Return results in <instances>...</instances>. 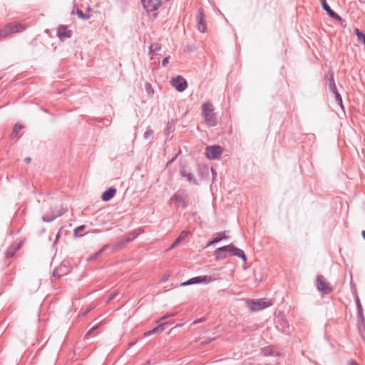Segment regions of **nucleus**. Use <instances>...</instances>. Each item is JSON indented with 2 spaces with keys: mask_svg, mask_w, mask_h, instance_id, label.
<instances>
[{
  "mask_svg": "<svg viewBox=\"0 0 365 365\" xmlns=\"http://www.w3.org/2000/svg\"><path fill=\"white\" fill-rule=\"evenodd\" d=\"M202 115L208 126H215L217 124L216 115L214 113V107L211 103L207 102L202 106Z\"/></svg>",
  "mask_w": 365,
  "mask_h": 365,
  "instance_id": "nucleus-3",
  "label": "nucleus"
},
{
  "mask_svg": "<svg viewBox=\"0 0 365 365\" xmlns=\"http://www.w3.org/2000/svg\"><path fill=\"white\" fill-rule=\"evenodd\" d=\"M361 235L363 238L365 240V230L362 231Z\"/></svg>",
  "mask_w": 365,
  "mask_h": 365,
  "instance_id": "nucleus-30",
  "label": "nucleus"
},
{
  "mask_svg": "<svg viewBox=\"0 0 365 365\" xmlns=\"http://www.w3.org/2000/svg\"><path fill=\"white\" fill-rule=\"evenodd\" d=\"M201 321L200 320H197V321H194V323H198V322H200Z\"/></svg>",
  "mask_w": 365,
  "mask_h": 365,
  "instance_id": "nucleus-35",
  "label": "nucleus"
},
{
  "mask_svg": "<svg viewBox=\"0 0 365 365\" xmlns=\"http://www.w3.org/2000/svg\"><path fill=\"white\" fill-rule=\"evenodd\" d=\"M248 309L252 312L262 311L272 305V301L268 299H260L256 300H247L246 302Z\"/></svg>",
  "mask_w": 365,
  "mask_h": 365,
  "instance_id": "nucleus-4",
  "label": "nucleus"
},
{
  "mask_svg": "<svg viewBox=\"0 0 365 365\" xmlns=\"http://www.w3.org/2000/svg\"><path fill=\"white\" fill-rule=\"evenodd\" d=\"M150 133V131H149V132H146V133H145V136H147V135H149Z\"/></svg>",
  "mask_w": 365,
  "mask_h": 365,
  "instance_id": "nucleus-34",
  "label": "nucleus"
},
{
  "mask_svg": "<svg viewBox=\"0 0 365 365\" xmlns=\"http://www.w3.org/2000/svg\"><path fill=\"white\" fill-rule=\"evenodd\" d=\"M222 148L220 145L208 146L205 150V155L210 160L217 159L222 153Z\"/></svg>",
  "mask_w": 365,
  "mask_h": 365,
  "instance_id": "nucleus-6",
  "label": "nucleus"
},
{
  "mask_svg": "<svg viewBox=\"0 0 365 365\" xmlns=\"http://www.w3.org/2000/svg\"><path fill=\"white\" fill-rule=\"evenodd\" d=\"M116 194V189L114 187H110L108 190L103 192L101 198L103 201H108L113 198Z\"/></svg>",
  "mask_w": 365,
  "mask_h": 365,
  "instance_id": "nucleus-13",
  "label": "nucleus"
},
{
  "mask_svg": "<svg viewBox=\"0 0 365 365\" xmlns=\"http://www.w3.org/2000/svg\"><path fill=\"white\" fill-rule=\"evenodd\" d=\"M103 248L102 250H99L96 255H101V253L103 252Z\"/></svg>",
  "mask_w": 365,
  "mask_h": 365,
  "instance_id": "nucleus-31",
  "label": "nucleus"
},
{
  "mask_svg": "<svg viewBox=\"0 0 365 365\" xmlns=\"http://www.w3.org/2000/svg\"><path fill=\"white\" fill-rule=\"evenodd\" d=\"M169 62V57H166L163 59V66H165L167 65V63H168Z\"/></svg>",
  "mask_w": 365,
  "mask_h": 365,
  "instance_id": "nucleus-25",
  "label": "nucleus"
},
{
  "mask_svg": "<svg viewBox=\"0 0 365 365\" xmlns=\"http://www.w3.org/2000/svg\"><path fill=\"white\" fill-rule=\"evenodd\" d=\"M160 49V46L157 43H153L150 46V52L153 54L157 53Z\"/></svg>",
  "mask_w": 365,
  "mask_h": 365,
  "instance_id": "nucleus-23",
  "label": "nucleus"
},
{
  "mask_svg": "<svg viewBox=\"0 0 365 365\" xmlns=\"http://www.w3.org/2000/svg\"><path fill=\"white\" fill-rule=\"evenodd\" d=\"M321 1V3H322V7L323 9L327 12V14L332 18L339 21H341V24L343 22H344V20L341 19V18L337 14H336L330 7L327 4L326 0H320Z\"/></svg>",
  "mask_w": 365,
  "mask_h": 365,
  "instance_id": "nucleus-11",
  "label": "nucleus"
},
{
  "mask_svg": "<svg viewBox=\"0 0 365 365\" xmlns=\"http://www.w3.org/2000/svg\"><path fill=\"white\" fill-rule=\"evenodd\" d=\"M182 326H183V324H177V325H175V327H182Z\"/></svg>",
  "mask_w": 365,
  "mask_h": 365,
  "instance_id": "nucleus-33",
  "label": "nucleus"
},
{
  "mask_svg": "<svg viewBox=\"0 0 365 365\" xmlns=\"http://www.w3.org/2000/svg\"><path fill=\"white\" fill-rule=\"evenodd\" d=\"M173 317V314H170V315L164 316V317H161V319H161V320H163V319H166V318H168V317Z\"/></svg>",
  "mask_w": 365,
  "mask_h": 365,
  "instance_id": "nucleus-28",
  "label": "nucleus"
},
{
  "mask_svg": "<svg viewBox=\"0 0 365 365\" xmlns=\"http://www.w3.org/2000/svg\"><path fill=\"white\" fill-rule=\"evenodd\" d=\"M227 237L225 234V232H220L217 234V236L212 241H210L207 244L208 246L212 245L216 242H220L222 239H225Z\"/></svg>",
  "mask_w": 365,
  "mask_h": 365,
  "instance_id": "nucleus-21",
  "label": "nucleus"
},
{
  "mask_svg": "<svg viewBox=\"0 0 365 365\" xmlns=\"http://www.w3.org/2000/svg\"><path fill=\"white\" fill-rule=\"evenodd\" d=\"M26 25L23 22L14 21L6 24L0 29V36L2 38L9 37L13 34L21 33L26 29Z\"/></svg>",
  "mask_w": 365,
  "mask_h": 365,
  "instance_id": "nucleus-2",
  "label": "nucleus"
},
{
  "mask_svg": "<svg viewBox=\"0 0 365 365\" xmlns=\"http://www.w3.org/2000/svg\"><path fill=\"white\" fill-rule=\"evenodd\" d=\"M262 354L264 356H278V352L272 346H266L262 349Z\"/></svg>",
  "mask_w": 365,
  "mask_h": 365,
  "instance_id": "nucleus-17",
  "label": "nucleus"
},
{
  "mask_svg": "<svg viewBox=\"0 0 365 365\" xmlns=\"http://www.w3.org/2000/svg\"><path fill=\"white\" fill-rule=\"evenodd\" d=\"M171 85L179 92L185 91L187 86L186 80L181 76H178L171 81Z\"/></svg>",
  "mask_w": 365,
  "mask_h": 365,
  "instance_id": "nucleus-8",
  "label": "nucleus"
},
{
  "mask_svg": "<svg viewBox=\"0 0 365 365\" xmlns=\"http://www.w3.org/2000/svg\"><path fill=\"white\" fill-rule=\"evenodd\" d=\"M349 365H359L356 361L351 359L349 361Z\"/></svg>",
  "mask_w": 365,
  "mask_h": 365,
  "instance_id": "nucleus-26",
  "label": "nucleus"
},
{
  "mask_svg": "<svg viewBox=\"0 0 365 365\" xmlns=\"http://www.w3.org/2000/svg\"><path fill=\"white\" fill-rule=\"evenodd\" d=\"M357 303H358L359 309H360L361 308V304L359 303V299H357Z\"/></svg>",
  "mask_w": 365,
  "mask_h": 365,
  "instance_id": "nucleus-32",
  "label": "nucleus"
},
{
  "mask_svg": "<svg viewBox=\"0 0 365 365\" xmlns=\"http://www.w3.org/2000/svg\"><path fill=\"white\" fill-rule=\"evenodd\" d=\"M85 226L81 225L74 230V235L78 236V232L84 230Z\"/></svg>",
  "mask_w": 365,
  "mask_h": 365,
  "instance_id": "nucleus-24",
  "label": "nucleus"
},
{
  "mask_svg": "<svg viewBox=\"0 0 365 365\" xmlns=\"http://www.w3.org/2000/svg\"><path fill=\"white\" fill-rule=\"evenodd\" d=\"M0 39H2V37H1V36H0Z\"/></svg>",
  "mask_w": 365,
  "mask_h": 365,
  "instance_id": "nucleus-36",
  "label": "nucleus"
},
{
  "mask_svg": "<svg viewBox=\"0 0 365 365\" xmlns=\"http://www.w3.org/2000/svg\"><path fill=\"white\" fill-rule=\"evenodd\" d=\"M68 268L65 265H60L53 271V275L60 277L62 275L67 274Z\"/></svg>",
  "mask_w": 365,
  "mask_h": 365,
  "instance_id": "nucleus-18",
  "label": "nucleus"
},
{
  "mask_svg": "<svg viewBox=\"0 0 365 365\" xmlns=\"http://www.w3.org/2000/svg\"><path fill=\"white\" fill-rule=\"evenodd\" d=\"M172 324H173V323H171L170 321L165 322L158 325L157 327H154L153 329L145 332L144 334L145 336H149L152 334H159Z\"/></svg>",
  "mask_w": 365,
  "mask_h": 365,
  "instance_id": "nucleus-10",
  "label": "nucleus"
},
{
  "mask_svg": "<svg viewBox=\"0 0 365 365\" xmlns=\"http://www.w3.org/2000/svg\"><path fill=\"white\" fill-rule=\"evenodd\" d=\"M58 36L63 39V38H68L70 37L71 36V32L68 29V28L66 26H61L58 28Z\"/></svg>",
  "mask_w": 365,
  "mask_h": 365,
  "instance_id": "nucleus-16",
  "label": "nucleus"
},
{
  "mask_svg": "<svg viewBox=\"0 0 365 365\" xmlns=\"http://www.w3.org/2000/svg\"><path fill=\"white\" fill-rule=\"evenodd\" d=\"M215 254L216 259H225L228 256V254H230L242 258L245 262L247 260V257L244 252L242 250L237 248L232 245L217 248L215 251Z\"/></svg>",
  "mask_w": 365,
  "mask_h": 365,
  "instance_id": "nucleus-1",
  "label": "nucleus"
},
{
  "mask_svg": "<svg viewBox=\"0 0 365 365\" xmlns=\"http://www.w3.org/2000/svg\"><path fill=\"white\" fill-rule=\"evenodd\" d=\"M188 235V232L183 230L182 231L175 241L170 247L169 250H171L178 246L182 240H184Z\"/></svg>",
  "mask_w": 365,
  "mask_h": 365,
  "instance_id": "nucleus-14",
  "label": "nucleus"
},
{
  "mask_svg": "<svg viewBox=\"0 0 365 365\" xmlns=\"http://www.w3.org/2000/svg\"><path fill=\"white\" fill-rule=\"evenodd\" d=\"M215 280V279L212 278L211 276H207V275L198 276V277H192L186 282H183L182 283H180V286L183 287V286L190 285V284H209Z\"/></svg>",
  "mask_w": 365,
  "mask_h": 365,
  "instance_id": "nucleus-5",
  "label": "nucleus"
},
{
  "mask_svg": "<svg viewBox=\"0 0 365 365\" xmlns=\"http://www.w3.org/2000/svg\"><path fill=\"white\" fill-rule=\"evenodd\" d=\"M142 3L147 12H152L158 9L161 0H142Z\"/></svg>",
  "mask_w": 365,
  "mask_h": 365,
  "instance_id": "nucleus-9",
  "label": "nucleus"
},
{
  "mask_svg": "<svg viewBox=\"0 0 365 365\" xmlns=\"http://www.w3.org/2000/svg\"><path fill=\"white\" fill-rule=\"evenodd\" d=\"M24 128V126L21 123H16L14 125L13 128L12 133L11 134V137L12 138H16L19 135V133L21 130H22Z\"/></svg>",
  "mask_w": 365,
  "mask_h": 365,
  "instance_id": "nucleus-20",
  "label": "nucleus"
},
{
  "mask_svg": "<svg viewBox=\"0 0 365 365\" xmlns=\"http://www.w3.org/2000/svg\"><path fill=\"white\" fill-rule=\"evenodd\" d=\"M286 327H288L287 321H284V320L277 321V324H276V327H277V329L278 330L284 332V328Z\"/></svg>",
  "mask_w": 365,
  "mask_h": 365,
  "instance_id": "nucleus-22",
  "label": "nucleus"
},
{
  "mask_svg": "<svg viewBox=\"0 0 365 365\" xmlns=\"http://www.w3.org/2000/svg\"><path fill=\"white\" fill-rule=\"evenodd\" d=\"M330 88H331V91L334 93V94L336 96V101H338L339 104L342 107L341 97L340 94L339 93V92L337 91L336 86L335 85L333 77H331V78Z\"/></svg>",
  "mask_w": 365,
  "mask_h": 365,
  "instance_id": "nucleus-15",
  "label": "nucleus"
},
{
  "mask_svg": "<svg viewBox=\"0 0 365 365\" xmlns=\"http://www.w3.org/2000/svg\"><path fill=\"white\" fill-rule=\"evenodd\" d=\"M25 160H26V163H29L31 162V158H27L25 159Z\"/></svg>",
  "mask_w": 365,
  "mask_h": 365,
  "instance_id": "nucleus-29",
  "label": "nucleus"
},
{
  "mask_svg": "<svg viewBox=\"0 0 365 365\" xmlns=\"http://www.w3.org/2000/svg\"><path fill=\"white\" fill-rule=\"evenodd\" d=\"M78 15L81 17V18H83L84 19V16H83V11H78L77 12Z\"/></svg>",
  "mask_w": 365,
  "mask_h": 365,
  "instance_id": "nucleus-27",
  "label": "nucleus"
},
{
  "mask_svg": "<svg viewBox=\"0 0 365 365\" xmlns=\"http://www.w3.org/2000/svg\"><path fill=\"white\" fill-rule=\"evenodd\" d=\"M103 323L102 322H100L99 324H98L96 326H94L86 334H85V336H84V339H89L90 337H93L96 335V334H94V331L98 329H100L102 326H103Z\"/></svg>",
  "mask_w": 365,
  "mask_h": 365,
  "instance_id": "nucleus-19",
  "label": "nucleus"
},
{
  "mask_svg": "<svg viewBox=\"0 0 365 365\" xmlns=\"http://www.w3.org/2000/svg\"><path fill=\"white\" fill-rule=\"evenodd\" d=\"M197 29L199 31L204 33L206 30V24L204 21V15L202 11H200L197 16Z\"/></svg>",
  "mask_w": 365,
  "mask_h": 365,
  "instance_id": "nucleus-12",
  "label": "nucleus"
},
{
  "mask_svg": "<svg viewBox=\"0 0 365 365\" xmlns=\"http://www.w3.org/2000/svg\"><path fill=\"white\" fill-rule=\"evenodd\" d=\"M317 287L319 292L324 294H329L331 291L330 284L327 282L322 275H319L317 279Z\"/></svg>",
  "mask_w": 365,
  "mask_h": 365,
  "instance_id": "nucleus-7",
  "label": "nucleus"
}]
</instances>
